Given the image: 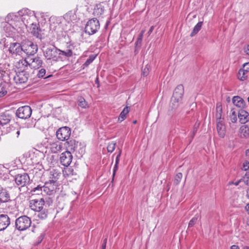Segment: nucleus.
I'll list each match as a JSON object with an SVG mask.
<instances>
[{
    "mask_svg": "<svg viewBox=\"0 0 249 249\" xmlns=\"http://www.w3.org/2000/svg\"><path fill=\"white\" fill-rule=\"evenodd\" d=\"M242 180L246 185L249 186V172H247L245 175L242 177Z\"/></svg>",
    "mask_w": 249,
    "mask_h": 249,
    "instance_id": "nucleus-41",
    "label": "nucleus"
},
{
    "mask_svg": "<svg viewBox=\"0 0 249 249\" xmlns=\"http://www.w3.org/2000/svg\"><path fill=\"white\" fill-rule=\"evenodd\" d=\"M130 110V107H125L121 112L118 119V122H122L126 118V115L128 113Z\"/></svg>",
    "mask_w": 249,
    "mask_h": 249,
    "instance_id": "nucleus-26",
    "label": "nucleus"
},
{
    "mask_svg": "<svg viewBox=\"0 0 249 249\" xmlns=\"http://www.w3.org/2000/svg\"><path fill=\"white\" fill-rule=\"evenodd\" d=\"M239 135L241 138H249V127L247 124L242 125L239 129Z\"/></svg>",
    "mask_w": 249,
    "mask_h": 249,
    "instance_id": "nucleus-20",
    "label": "nucleus"
},
{
    "mask_svg": "<svg viewBox=\"0 0 249 249\" xmlns=\"http://www.w3.org/2000/svg\"><path fill=\"white\" fill-rule=\"evenodd\" d=\"M242 69H244V71L248 73L249 72V62L244 64Z\"/></svg>",
    "mask_w": 249,
    "mask_h": 249,
    "instance_id": "nucleus-52",
    "label": "nucleus"
},
{
    "mask_svg": "<svg viewBox=\"0 0 249 249\" xmlns=\"http://www.w3.org/2000/svg\"><path fill=\"white\" fill-rule=\"evenodd\" d=\"M31 223L30 217L22 215L16 219L15 228L19 231H24L30 227Z\"/></svg>",
    "mask_w": 249,
    "mask_h": 249,
    "instance_id": "nucleus-2",
    "label": "nucleus"
},
{
    "mask_svg": "<svg viewBox=\"0 0 249 249\" xmlns=\"http://www.w3.org/2000/svg\"><path fill=\"white\" fill-rule=\"evenodd\" d=\"M232 101L234 106L240 108H244L246 104L244 100L239 96H233Z\"/></svg>",
    "mask_w": 249,
    "mask_h": 249,
    "instance_id": "nucleus-21",
    "label": "nucleus"
},
{
    "mask_svg": "<svg viewBox=\"0 0 249 249\" xmlns=\"http://www.w3.org/2000/svg\"><path fill=\"white\" fill-rule=\"evenodd\" d=\"M16 114L18 117L22 119H26L31 117L32 109L28 106L21 107L17 110Z\"/></svg>",
    "mask_w": 249,
    "mask_h": 249,
    "instance_id": "nucleus-8",
    "label": "nucleus"
},
{
    "mask_svg": "<svg viewBox=\"0 0 249 249\" xmlns=\"http://www.w3.org/2000/svg\"><path fill=\"white\" fill-rule=\"evenodd\" d=\"M46 73V70L44 69H41L38 71L37 77L38 78H42Z\"/></svg>",
    "mask_w": 249,
    "mask_h": 249,
    "instance_id": "nucleus-45",
    "label": "nucleus"
},
{
    "mask_svg": "<svg viewBox=\"0 0 249 249\" xmlns=\"http://www.w3.org/2000/svg\"><path fill=\"white\" fill-rule=\"evenodd\" d=\"M116 143L114 142H109L107 146V150L108 152L112 153L115 148Z\"/></svg>",
    "mask_w": 249,
    "mask_h": 249,
    "instance_id": "nucleus-40",
    "label": "nucleus"
},
{
    "mask_svg": "<svg viewBox=\"0 0 249 249\" xmlns=\"http://www.w3.org/2000/svg\"><path fill=\"white\" fill-rule=\"evenodd\" d=\"M77 104L78 106L83 108H86L88 107V103L86 102L84 98L82 96L78 97Z\"/></svg>",
    "mask_w": 249,
    "mask_h": 249,
    "instance_id": "nucleus-31",
    "label": "nucleus"
},
{
    "mask_svg": "<svg viewBox=\"0 0 249 249\" xmlns=\"http://www.w3.org/2000/svg\"><path fill=\"white\" fill-rule=\"evenodd\" d=\"M53 203V200L49 197L48 200L44 201L43 198L34 199L30 201V207L31 210L38 213L37 215L42 220L47 218L48 215V206Z\"/></svg>",
    "mask_w": 249,
    "mask_h": 249,
    "instance_id": "nucleus-1",
    "label": "nucleus"
},
{
    "mask_svg": "<svg viewBox=\"0 0 249 249\" xmlns=\"http://www.w3.org/2000/svg\"><path fill=\"white\" fill-rule=\"evenodd\" d=\"M100 29V23L96 18L88 20L85 27V32L89 35L95 34Z\"/></svg>",
    "mask_w": 249,
    "mask_h": 249,
    "instance_id": "nucleus-3",
    "label": "nucleus"
},
{
    "mask_svg": "<svg viewBox=\"0 0 249 249\" xmlns=\"http://www.w3.org/2000/svg\"><path fill=\"white\" fill-rule=\"evenodd\" d=\"M199 125H200V124L198 122H196V123L195 124L194 127H193V132H192V138H193L194 137L196 133L197 129L199 127Z\"/></svg>",
    "mask_w": 249,
    "mask_h": 249,
    "instance_id": "nucleus-43",
    "label": "nucleus"
},
{
    "mask_svg": "<svg viewBox=\"0 0 249 249\" xmlns=\"http://www.w3.org/2000/svg\"><path fill=\"white\" fill-rule=\"evenodd\" d=\"M20 130H18L16 132V136H17V137H18V136H19L20 135Z\"/></svg>",
    "mask_w": 249,
    "mask_h": 249,
    "instance_id": "nucleus-61",
    "label": "nucleus"
},
{
    "mask_svg": "<svg viewBox=\"0 0 249 249\" xmlns=\"http://www.w3.org/2000/svg\"><path fill=\"white\" fill-rule=\"evenodd\" d=\"M247 53L249 55V45L248 46L247 50L246 51Z\"/></svg>",
    "mask_w": 249,
    "mask_h": 249,
    "instance_id": "nucleus-63",
    "label": "nucleus"
},
{
    "mask_svg": "<svg viewBox=\"0 0 249 249\" xmlns=\"http://www.w3.org/2000/svg\"><path fill=\"white\" fill-rule=\"evenodd\" d=\"M184 87L182 85L180 84L178 85L175 88L172 97L182 101Z\"/></svg>",
    "mask_w": 249,
    "mask_h": 249,
    "instance_id": "nucleus-15",
    "label": "nucleus"
},
{
    "mask_svg": "<svg viewBox=\"0 0 249 249\" xmlns=\"http://www.w3.org/2000/svg\"><path fill=\"white\" fill-rule=\"evenodd\" d=\"M29 73L26 71L23 70L16 72L13 77V80L17 85L26 83L29 78Z\"/></svg>",
    "mask_w": 249,
    "mask_h": 249,
    "instance_id": "nucleus-6",
    "label": "nucleus"
},
{
    "mask_svg": "<svg viewBox=\"0 0 249 249\" xmlns=\"http://www.w3.org/2000/svg\"><path fill=\"white\" fill-rule=\"evenodd\" d=\"M229 117L230 118V120L231 121V122L232 123H235L236 122V121L237 120V118L236 112V111L235 110L234 108H232L231 110V113H230Z\"/></svg>",
    "mask_w": 249,
    "mask_h": 249,
    "instance_id": "nucleus-33",
    "label": "nucleus"
},
{
    "mask_svg": "<svg viewBox=\"0 0 249 249\" xmlns=\"http://www.w3.org/2000/svg\"><path fill=\"white\" fill-rule=\"evenodd\" d=\"M1 65L0 64V79H1L4 81H6L8 80V74L3 70Z\"/></svg>",
    "mask_w": 249,
    "mask_h": 249,
    "instance_id": "nucleus-32",
    "label": "nucleus"
},
{
    "mask_svg": "<svg viewBox=\"0 0 249 249\" xmlns=\"http://www.w3.org/2000/svg\"><path fill=\"white\" fill-rule=\"evenodd\" d=\"M15 180L18 186L23 187L28 184L30 178L27 173H24L22 174H18L15 176Z\"/></svg>",
    "mask_w": 249,
    "mask_h": 249,
    "instance_id": "nucleus-11",
    "label": "nucleus"
},
{
    "mask_svg": "<svg viewBox=\"0 0 249 249\" xmlns=\"http://www.w3.org/2000/svg\"><path fill=\"white\" fill-rule=\"evenodd\" d=\"M58 54H59L58 56L60 57L61 55H63L66 57H70L72 56L73 53L72 50L70 49L67 50L66 51H62L58 49Z\"/></svg>",
    "mask_w": 249,
    "mask_h": 249,
    "instance_id": "nucleus-29",
    "label": "nucleus"
},
{
    "mask_svg": "<svg viewBox=\"0 0 249 249\" xmlns=\"http://www.w3.org/2000/svg\"><path fill=\"white\" fill-rule=\"evenodd\" d=\"M11 201L9 192L5 189H0V203H6Z\"/></svg>",
    "mask_w": 249,
    "mask_h": 249,
    "instance_id": "nucleus-18",
    "label": "nucleus"
},
{
    "mask_svg": "<svg viewBox=\"0 0 249 249\" xmlns=\"http://www.w3.org/2000/svg\"><path fill=\"white\" fill-rule=\"evenodd\" d=\"M95 57H96V56H94V55H91L89 56V58L86 60V61L83 64V66L84 67H88L91 63L92 62V61L94 60Z\"/></svg>",
    "mask_w": 249,
    "mask_h": 249,
    "instance_id": "nucleus-39",
    "label": "nucleus"
},
{
    "mask_svg": "<svg viewBox=\"0 0 249 249\" xmlns=\"http://www.w3.org/2000/svg\"><path fill=\"white\" fill-rule=\"evenodd\" d=\"M202 24H203V22L199 21L196 25V26L194 27L192 32V33L190 34V36L191 37L194 36H195L196 34H197L198 33V32L200 30V29L202 27Z\"/></svg>",
    "mask_w": 249,
    "mask_h": 249,
    "instance_id": "nucleus-30",
    "label": "nucleus"
},
{
    "mask_svg": "<svg viewBox=\"0 0 249 249\" xmlns=\"http://www.w3.org/2000/svg\"><path fill=\"white\" fill-rule=\"evenodd\" d=\"M56 187V184L53 183L48 181L46 182L42 186L43 191L45 194L50 196L55 192Z\"/></svg>",
    "mask_w": 249,
    "mask_h": 249,
    "instance_id": "nucleus-12",
    "label": "nucleus"
},
{
    "mask_svg": "<svg viewBox=\"0 0 249 249\" xmlns=\"http://www.w3.org/2000/svg\"><path fill=\"white\" fill-rule=\"evenodd\" d=\"M198 217V216L196 215L195 216L192 218V219L189 221L188 228H191L194 226L197 220Z\"/></svg>",
    "mask_w": 249,
    "mask_h": 249,
    "instance_id": "nucleus-42",
    "label": "nucleus"
},
{
    "mask_svg": "<svg viewBox=\"0 0 249 249\" xmlns=\"http://www.w3.org/2000/svg\"><path fill=\"white\" fill-rule=\"evenodd\" d=\"M238 117L241 124H245L249 121V113L243 109H240L238 112Z\"/></svg>",
    "mask_w": 249,
    "mask_h": 249,
    "instance_id": "nucleus-19",
    "label": "nucleus"
},
{
    "mask_svg": "<svg viewBox=\"0 0 249 249\" xmlns=\"http://www.w3.org/2000/svg\"><path fill=\"white\" fill-rule=\"evenodd\" d=\"M62 148V144L61 142L58 141L52 142L50 143V148L51 152L53 153H57L60 152Z\"/></svg>",
    "mask_w": 249,
    "mask_h": 249,
    "instance_id": "nucleus-23",
    "label": "nucleus"
},
{
    "mask_svg": "<svg viewBox=\"0 0 249 249\" xmlns=\"http://www.w3.org/2000/svg\"><path fill=\"white\" fill-rule=\"evenodd\" d=\"M144 31H142L141 32V33L139 34L138 37H140V38H142V36H143V34L144 33Z\"/></svg>",
    "mask_w": 249,
    "mask_h": 249,
    "instance_id": "nucleus-59",
    "label": "nucleus"
},
{
    "mask_svg": "<svg viewBox=\"0 0 249 249\" xmlns=\"http://www.w3.org/2000/svg\"><path fill=\"white\" fill-rule=\"evenodd\" d=\"M22 16V20L24 22L25 21H26L27 23H29L28 19H30V18L29 16L27 14H23L21 15Z\"/></svg>",
    "mask_w": 249,
    "mask_h": 249,
    "instance_id": "nucleus-50",
    "label": "nucleus"
},
{
    "mask_svg": "<svg viewBox=\"0 0 249 249\" xmlns=\"http://www.w3.org/2000/svg\"><path fill=\"white\" fill-rule=\"evenodd\" d=\"M72 160V156L69 151H66L61 154L60 156V163L65 167H68L71 162Z\"/></svg>",
    "mask_w": 249,
    "mask_h": 249,
    "instance_id": "nucleus-10",
    "label": "nucleus"
},
{
    "mask_svg": "<svg viewBox=\"0 0 249 249\" xmlns=\"http://www.w3.org/2000/svg\"><path fill=\"white\" fill-rule=\"evenodd\" d=\"M142 38L138 37L137 41L135 42L136 48H140L141 46Z\"/></svg>",
    "mask_w": 249,
    "mask_h": 249,
    "instance_id": "nucleus-48",
    "label": "nucleus"
},
{
    "mask_svg": "<svg viewBox=\"0 0 249 249\" xmlns=\"http://www.w3.org/2000/svg\"><path fill=\"white\" fill-rule=\"evenodd\" d=\"M31 192H34V194L39 195L40 194H42L43 191L42 186L40 185L37 186L36 187L34 188Z\"/></svg>",
    "mask_w": 249,
    "mask_h": 249,
    "instance_id": "nucleus-37",
    "label": "nucleus"
},
{
    "mask_svg": "<svg viewBox=\"0 0 249 249\" xmlns=\"http://www.w3.org/2000/svg\"><path fill=\"white\" fill-rule=\"evenodd\" d=\"M95 12L97 15H101L104 12V7L101 4L96 5V8H95Z\"/></svg>",
    "mask_w": 249,
    "mask_h": 249,
    "instance_id": "nucleus-36",
    "label": "nucleus"
},
{
    "mask_svg": "<svg viewBox=\"0 0 249 249\" xmlns=\"http://www.w3.org/2000/svg\"><path fill=\"white\" fill-rule=\"evenodd\" d=\"M245 209L249 213V203L246 206Z\"/></svg>",
    "mask_w": 249,
    "mask_h": 249,
    "instance_id": "nucleus-60",
    "label": "nucleus"
},
{
    "mask_svg": "<svg viewBox=\"0 0 249 249\" xmlns=\"http://www.w3.org/2000/svg\"><path fill=\"white\" fill-rule=\"evenodd\" d=\"M23 53L28 55H33L37 51V46L30 40H24L22 42Z\"/></svg>",
    "mask_w": 249,
    "mask_h": 249,
    "instance_id": "nucleus-4",
    "label": "nucleus"
},
{
    "mask_svg": "<svg viewBox=\"0 0 249 249\" xmlns=\"http://www.w3.org/2000/svg\"><path fill=\"white\" fill-rule=\"evenodd\" d=\"M10 224V219L7 214H0V231L5 230Z\"/></svg>",
    "mask_w": 249,
    "mask_h": 249,
    "instance_id": "nucleus-14",
    "label": "nucleus"
},
{
    "mask_svg": "<svg viewBox=\"0 0 249 249\" xmlns=\"http://www.w3.org/2000/svg\"><path fill=\"white\" fill-rule=\"evenodd\" d=\"M49 175L50 179L49 181L56 184V182L60 176V173L58 172L56 170L53 169L50 171Z\"/></svg>",
    "mask_w": 249,
    "mask_h": 249,
    "instance_id": "nucleus-24",
    "label": "nucleus"
},
{
    "mask_svg": "<svg viewBox=\"0 0 249 249\" xmlns=\"http://www.w3.org/2000/svg\"><path fill=\"white\" fill-rule=\"evenodd\" d=\"M71 134V130L67 126L62 127L59 128L56 132L57 138L62 141H67L68 140Z\"/></svg>",
    "mask_w": 249,
    "mask_h": 249,
    "instance_id": "nucleus-7",
    "label": "nucleus"
},
{
    "mask_svg": "<svg viewBox=\"0 0 249 249\" xmlns=\"http://www.w3.org/2000/svg\"><path fill=\"white\" fill-rule=\"evenodd\" d=\"M65 172L67 176H72L74 174L73 169L71 167L68 168Z\"/></svg>",
    "mask_w": 249,
    "mask_h": 249,
    "instance_id": "nucleus-47",
    "label": "nucleus"
},
{
    "mask_svg": "<svg viewBox=\"0 0 249 249\" xmlns=\"http://www.w3.org/2000/svg\"><path fill=\"white\" fill-rule=\"evenodd\" d=\"M248 77V73L244 71V69H240L238 72V79L242 81L246 80Z\"/></svg>",
    "mask_w": 249,
    "mask_h": 249,
    "instance_id": "nucleus-28",
    "label": "nucleus"
},
{
    "mask_svg": "<svg viewBox=\"0 0 249 249\" xmlns=\"http://www.w3.org/2000/svg\"><path fill=\"white\" fill-rule=\"evenodd\" d=\"M121 152H122L121 150H120L119 152V153H118V154L117 155V157L116 158L115 163H116V164H119V161H120V157L121 155Z\"/></svg>",
    "mask_w": 249,
    "mask_h": 249,
    "instance_id": "nucleus-53",
    "label": "nucleus"
},
{
    "mask_svg": "<svg viewBox=\"0 0 249 249\" xmlns=\"http://www.w3.org/2000/svg\"><path fill=\"white\" fill-rule=\"evenodd\" d=\"M182 178V174L181 173H178L177 174L176 176L175 177L174 181H173V184L174 185L177 186L180 183L181 179Z\"/></svg>",
    "mask_w": 249,
    "mask_h": 249,
    "instance_id": "nucleus-35",
    "label": "nucleus"
},
{
    "mask_svg": "<svg viewBox=\"0 0 249 249\" xmlns=\"http://www.w3.org/2000/svg\"><path fill=\"white\" fill-rule=\"evenodd\" d=\"M241 182H243V180H242V178L239 179V180H238L237 182H236L234 184L236 185V186H237L239 185V184Z\"/></svg>",
    "mask_w": 249,
    "mask_h": 249,
    "instance_id": "nucleus-58",
    "label": "nucleus"
},
{
    "mask_svg": "<svg viewBox=\"0 0 249 249\" xmlns=\"http://www.w3.org/2000/svg\"><path fill=\"white\" fill-rule=\"evenodd\" d=\"M181 103V101L172 97L167 112L168 115L170 116L175 115L177 109Z\"/></svg>",
    "mask_w": 249,
    "mask_h": 249,
    "instance_id": "nucleus-9",
    "label": "nucleus"
},
{
    "mask_svg": "<svg viewBox=\"0 0 249 249\" xmlns=\"http://www.w3.org/2000/svg\"><path fill=\"white\" fill-rule=\"evenodd\" d=\"M153 29H154V26H151V27H150V28L149 29V30L148 32V34L149 35H150V34L152 33V32H153Z\"/></svg>",
    "mask_w": 249,
    "mask_h": 249,
    "instance_id": "nucleus-56",
    "label": "nucleus"
},
{
    "mask_svg": "<svg viewBox=\"0 0 249 249\" xmlns=\"http://www.w3.org/2000/svg\"><path fill=\"white\" fill-rule=\"evenodd\" d=\"M231 249H240L239 247L237 245H232L231 247Z\"/></svg>",
    "mask_w": 249,
    "mask_h": 249,
    "instance_id": "nucleus-57",
    "label": "nucleus"
},
{
    "mask_svg": "<svg viewBox=\"0 0 249 249\" xmlns=\"http://www.w3.org/2000/svg\"><path fill=\"white\" fill-rule=\"evenodd\" d=\"M242 169L244 171H247L249 169V162L246 161L243 163Z\"/></svg>",
    "mask_w": 249,
    "mask_h": 249,
    "instance_id": "nucleus-49",
    "label": "nucleus"
},
{
    "mask_svg": "<svg viewBox=\"0 0 249 249\" xmlns=\"http://www.w3.org/2000/svg\"><path fill=\"white\" fill-rule=\"evenodd\" d=\"M32 25L33 27V30L32 32L34 34L35 36H37V35L38 34V27H36V24H34L33 23L31 24Z\"/></svg>",
    "mask_w": 249,
    "mask_h": 249,
    "instance_id": "nucleus-46",
    "label": "nucleus"
},
{
    "mask_svg": "<svg viewBox=\"0 0 249 249\" xmlns=\"http://www.w3.org/2000/svg\"><path fill=\"white\" fill-rule=\"evenodd\" d=\"M118 169V164H116V163H115V165L114 166V168H113V174H112V182L114 180V177H115V174H116V172L117 171Z\"/></svg>",
    "mask_w": 249,
    "mask_h": 249,
    "instance_id": "nucleus-51",
    "label": "nucleus"
},
{
    "mask_svg": "<svg viewBox=\"0 0 249 249\" xmlns=\"http://www.w3.org/2000/svg\"><path fill=\"white\" fill-rule=\"evenodd\" d=\"M107 238H106L103 240V242L102 245V249H106V245H107Z\"/></svg>",
    "mask_w": 249,
    "mask_h": 249,
    "instance_id": "nucleus-54",
    "label": "nucleus"
},
{
    "mask_svg": "<svg viewBox=\"0 0 249 249\" xmlns=\"http://www.w3.org/2000/svg\"><path fill=\"white\" fill-rule=\"evenodd\" d=\"M8 87L9 84L6 81L0 84V98L3 97L7 94Z\"/></svg>",
    "mask_w": 249,
    "mask_h": 249,
    "instance_id": "nucleus-25",
    "label": "nucleus"
},
{
    "mask_svg": "<svg viewBox=\"0 0 249 249\" xmlns=\"http://www.w3.org/2000/svg\"><path fill=\"white\" fill-rule=\"evenodd\" d=\"M78 144V142L74 139L67 140L65 143V146L67 149V151L74 152L76 150Z\"/></svg>",
    "mask_w": 249,
    "mask_h": 249,
    "instance_id": "nucleus-17",
    "label": "nucleus"
},
{
    "mask_svg": "<svg viewBox=\"0 0 249 249\" xmlns=\"http://www.w3.org/2000/svg\"><path fill=\"white\" fill-rule=\"evenodd\" d=\"M22 43L20 44L18 42L12 43L9 48V51L12 54H16L18 55H22L23 47Z\"/></svg>",
    "mask_w": 249,
    "mask_h": 249,
    "instance_id": "nucleus-13",
    "label": "nucleus"
},
{
    "mask_svg": "<svg viewBox=\"0 0 249 249\" xmlns=\"http://www.w3.org/2000/svg\"><path fill=\"white\" fill-rule=\"evenodd\" d=\"M5 41H6V39L5 38H2V39H1L0 41V44H1V45H3V46L4 47L6 46V43H5Z\"/></svg>",
    "mask_w": 249,
    "mask_h": 249,
    "instance_id": "nucleus-55",
    "label": "nucleus"
},
{
    "mask_svg": "<svg viewBox=\"0 0 249 249\" xmlns=\"http://www.w3.org/2000/svg\"><path fill=\"white\" fill-rule=\"evenodd\" d=\"M222 113V106L220 104H217L216 107V114H215V118L216 120V122L222 121H221Z\"/></svg>",
    "mask_w": 249,
    "mask_h": 249,
    "instance_id": "nucleus-27",
    "label": "nucleus"
},
{
    "mask_svg": "<svg viewBox=\"0 0 249 249\" xmlns=\"http://www.w3.org/2000/svg\"><path fill=\"white\" fill-rule=\"evenodd\" d=\"M42 64V60L41 59L40 57H37L33 59L32 64V65H34V67H37L39 68L41 66Z\"/></svg>",
    "mask_w": 249,
    "mask_h": 249,
    "instance_id": "nucleus-34",
    "label": "nucleus"
},
{
    "mask_svg": "<svg viewBox=\"0 0 249 249\" xmlns=\"http://www.w3.org/2000/svg\"><path fill=\"white\" fill-rule=\"evenodd\" d=\"M58 50V49L54 46L47 47L43 50L44 55L47 59L57 61L58 58H60V56H57Z\"/></svg>",
    "mask_w": 249,
    "mask_h": 249,
    "instance_id": "nucleus-5",
    "label": "nucleus"
},
{
    "mask_svg": "<svg viewBox=\"0 0 249 249\" xmlns=\"http://www.w3.org/2000/svg\"><path fill=\"white\" fill-rule=\"evenodd\" d=\"M12 119V115L9 111L0 114V125H4L9 123Z\"/></svg>",
    "mask_w": 249,
    "mask_h": 249,
    "instance_id": "nucleus-16",
    "label": "nucleus"
},
{
    "mask_svg": "<svg viewBox=\"0 0 249 249\" xmlns=\"http://www.w3.org/2000/svg\"><path fill=\"white\" fill-rule=\"evenodd\" d=\"M242 249H249V247L247 246H245L243 247Z\"/></svg>",
    "mask_w": 249,
    "mask_h": 249,
    "instance_id": "nucleus-64",
    "label": "nucleus"
},
{
    "mask_svg": "<svg viewBox=\"0 0 249 249\" xmlns=\"http://www.w3.org/2000/svg\"><path fill=\"white\" fill-rule=\"evenodd\" d=\"M60 28V25L58 22H53L50 23V30L53 32H57V29Z\"/></svg>",
    "mask_w": 249,
    "mask_h": 249,
    "instance_id": "nucleus-38",
    "label": "nucleus"
},
{
    "mask_svg": "<svg viewBox=\"0 0 249 249\" xmlns=\"http://www.w3.org/2000/svg\"><path fill=\"white\" fill-rule=\"evenodd\" d=\"M150 70V66L147 65L145 66V68L143 69L142 74L143 76H146L149 72Z\"/></svg>",
    "mask_w": 249,
    "mask_h": 249,
    "instance_id": "nucleus-44",
    "label": "nucleus"
},
{
    "mask_svg": "<svg viewBox=\"0 0 249 249\" xmlns=\"http://www.w3.org/2000/svg\"><path fill=\"white\" fill-rule=\"evenodd\" d=\"M247 197L249 199V188L247 190Z\"/></svg>",
    "mask_w": 249,
    "mask_h": 249,
    "instance_id": "nucleus-62",
    "label": "nucleus"
},
{
    "mask_svg": "<svg viewBox=\"0 0 249 249\" xmlns=\"http://www.w3.org/2000/svg\"><path fill=\"white\" fill-rule=\"evenodd\" d=\"M216 129L219 136L223 138L226 134V127L222 121L217 122Z\"/></svg>",
    "mask_w": 249,
    "mask_h": 249,
    "instance_id": "nucleus-22",
    "label": "nucleus"
}]
</instances>
